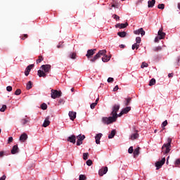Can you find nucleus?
<instances>
[{
  "instance_id": "55",
  "label": "nucleus",
  "mask_w": 180,
  "mask_h": 180,
  "mask_svg": "<svg viewBox=\"0 0 180 180\" xmlns=\"http://www.w3.org/2000/svg\"><path fill=\"white\" fill-rule=\"evenodd\" d=\"M12 141H13V138L12 136H11L8 138V143L9 144V143H12Z\"/></svg>"
},
{
  "instance_id": "37",
  "label": "nucleus",
  "mask_w": 180,
  "mask_h": 180,
  "mask_svg": "<svg viewBox=\"0 0 180 180\" xmlns=\"http://www.w3.org/2000/svg\"><path fill=\"white\" fill-rule=\"evenodd\" d=\"M27 168L28 169H32V168H34V163H28Z\"/></svg>"
},
{
  "instance_id": "46",
  "label": "nucleus",
  "mask_w": 180,
  "mask_h": 180,
  "mask_svg": "<svg viewBox=\"0 0 180 180\" xmlns=\"http://www.w3.org/2000/svg\"><path fill=\"white\" fill-rule=\"evenodd\" d=\"M133 151H134V149H133V146H130L128 149L129 154H133Z\"/></svg>"
},
{
  "instance_id": "62",
  "label": "nucleus",
  "mask_w": 180,
  "mask_h": 180,
  "mask_svg": "<svg viewBox=\"0 0 180 180\" xmlns=\"http://www.w3.org/2000/svg\"><path fill=\"white\" fill-rule=\"evenodd\" d=\"M120 49H124V47H126V46L121 44L120 45Z\"/></svg>"
},
{
  "instance_id": "13",
  "label": "nucleus",
  "mask_w": 180,
  "mask_h": 180,
  "mask_svg": "<svg viewBox=\"0 0 180 180\" xmlns=\"http://www.w3.org/2000/svg\"><path fill=\"white\" fill-rule=\"evenodd\" d=\"M134 34H141V36H144L146 34V31L143 30V28H140L138 30L134 32Z\"/></svg>"
},
{
  "instance_id": "2",
  "label": "nucleus",
  "mask_w": 180,
  "mask_h": 180,
  "mask_svg": "<svg viewBox=\"0 0 180 180\" xmlns=\"http://www.w3.org/2000/svg\"><path fill=\"white\" fill-rule=\"evenodd\" d=\"M40 68L41 70H39L37 72L38 77H39V78H46L47 74H50L51 71V65H42Z\"/></svg>"
},
{
  "instance_id": "30",
  "label": "nucleus",
  "mask_w": 180,
  "mask_h": 180,
  "mask_svg": "<svg viewBox=\"0 0 180 180\" xmlns=\"http://www.w3.org/2000/svg\"><path fill=\"white\" fill-rule=\"evenodd\" d=\"M44 58H43V56H39L38 57V59L37 60V64L40 63L41 61H43Z\"/></svg>"
},
{
  "instance_id": "20",
  "label": "nucleus",
  "mask_w": 180,
  "mask_h": 180,
  "mask_svg": "<svg viewBox=\"0 0 180 180\" xmlns=\"http://www.w3.org/2000/svg\"><path fill=\"white\" fill-rule=\"evenodd\" d=\"M19 148L18 147V145H15L13 146V148L11 149V154H16V153H18Z\"/></svg>"
},
{
  "instance_id": "16",
  "label": "nucleus",
  "mask_w": 180,
  "mask_h": 180,
  "mask_svg": "<svg viewBox=\"0 0 180 180\" xmlns=\"http://www.w3.org/2000/svg\"><path fill=\"white\" fill-rule=\"evenodd\" d=\"M76 139L77 138L75 135H72L68 138V141H70V143H72L73 144H75Z\"/></svg>"
},
{
  "instance_id": "57",
  "label": "nucleus",
  "mask_w": 180,
  "mask_h": 180,
  "mask_svg": "<svg viewBox=\"0 0 180 180\" xmlns=\"http://www.w3.org/2000/svg\"><path fill=\"white\" fill-rule=\"evenodd\" d=\"M119 90V86L116 85L114 89H113V91L114 92H116V91H118Z\"/></svg>"
},
{
  "instance_id": "54",
  "label": "nucleus",
  "mask_w": 180,
  "mask_h": 180,
  "mask_svg": "<svg viewBox=\"0 0 180 180\" xmlns=\"http://www.w3.org/2000/svg\"><path fill=\"white\" fill-rule=\"evenodd\" d=\"M107 81L108 82H113V81H115V79H113V77H108Z\"/></svg>"
},
{
  "instance_id": "29",
  "label": "nucleus",
  "mask_w": 180,
  "mask_h": 180,
  "mask_svg": "<svg viewBox=\"0 0 180 180\" xmlns=\"http://www.w3.org/2000/svg\"><path fill=\"white\" fill-rule=\"evenodd\" d=\"M116 135V130L113 129L111 133L108 135V139H113Z\"/></svg>"
},
{
  "instance_id": "43",
  "label": "nucleus",
  "mask_w": 180,
  "mask_h": 180,
  "mask_svg": "<svg viewBox=\"0 0 180 180\" xmlns=\"http://www.w3.org/2000/svg\"><path fill=\"white\" fill-rule=\"evenodd\" d=\"M113 19H115V20H120V17H119V15L114 14L112 15Z\"/></svg>"
},
{
  "instance_id": "36",
  "label": "nucleus",
  "mask_w": 180,
  "mask_h": 180,
  "mask_svg": "<svg viewBox=\"0 0 180 180\" xmlns=\"http://www.w3.org/2000/svg\"><path fill=\"white\" fill-rule=\"evenodd\" d=\"M88 155H89L88 153H83V160H84V161H86L88 159Z\"/></svg>"
},
{
  "instance_id": "47",
  "label": "nucleus",
  "mask_w": 180,
  "mask_h": 180,
  "mask_svg": "<svg viewBox=\"0 0 180 180\" xmlns=\"http://www.w3.org/2000/svg\"><path fill=\"white\" fill-rule=\"evenodd\" d=\"M20 94H22V90H20V89H18L15 91V95H20Z\"/></svg>"
},
{
  "instance_id": "17",
  "label": "nucleus",
  "mask_w": 180,
  "mask_h": 180,
  "mask_svg": "<svg viewBox=\"0 0 180 180\" xmlns=\"http://www.w3.org/2000/svg\"><path fill=\"white\" fill-rule=\"evenodd\" d=\"M27 140V135L26 133H23L20 136V141H22V143H25Z\"/></svg>"
},
{
  "instance_id": "23",
  "label": "nucleus",
  "mask_w": 180,
  "mask_h": 180,
  "mask_svg": "<svg viewBox=\"0 0 180 180\" xmlns=\"http://www.w3.org/2000/svg\"><path fill=\"white\" fill-rule=\"evenodd\" d=\"M131 102V98L127 97V98H125V101H124V105L129 106V105H130Z\"/></svg>"
},
{
  "instance_id": "26",
  "label": "nucleus",
  "mask_w": 180,
  "mask_h": 180,
  "mask_svg": "<svg viewBox=\"0 0 180 180\" xmlns=\"http://www.w3.org/2000/svg\"><path fill=\"white\" fill-rule=\"evenodd\" d=\"M140 154V147L136 148L134 150V157H137Z\"/></svg>"
},
{
  "instance_id": "32",
  "label": "nucleus",
  "mask_w": 180,
  "mask_h": 180,
  "mask_svg": "<svg viewBox=\"0 0 180 180\" xmlns=\"http://www.w3.org/2000/svg\"><path fill=\"white\" fill-rule=\"evenodd\" d=\"M153 85H155V79H151L149 82V86H153Z\"/></svg>"
},
{
  "instance_id": "1",
  "label": "nucleus",
  "mask_w": 180,
  "mask_h": 180,
  "mask_svg": "<svg viewBox=\"0 0 180 180\" xmlns=\"http://www.w3.org/2000/svg\"><path fill=\"white\" fill-rule=\"evenodd\" d=\"M102 56H103V57L102 58V61L103 63H108V61H109L110 60V56H108L106 55V50L103 49V50L99 51L98 52V53L96 55H95L93 58H91L90 60V61L91 63H95V61H96V60L101 58Z\"/></svg>"
},
{
  "instance_id": "25",
  "label": "nucleus",
  "mask_w": 180,
  "mask_h": 180,
  "mask_svg": "<svg viewBox=\"0 0 180 180\" xmlns=\"http://www.w3.org/2000/svg\"><path fill=\"white\" fill-rule=\"evenodd\" d=\"M131 110V107H126L125 108L122 109V112L124 115H127V113H129Z\"/></svg>"
},
{
  "instance_id": "40",
  "label": "nucleus",
  "mask_w": 180,
  "mask_h": 180,
  "mask_svg": "<svg viewBox=\"0 0 180 180\" xmlns=\"http://www.w3.org/2000/svg\"><path fill=\"white\" fill-rule=\"evenodd\" d=\"M79 180H86V176L84 174H80L79 177Z\"/></svg>"
},
{
  "instance_id": "64",
  "label": "nucleus",
  "mask_w": 180,
  "mask_h": 180,
  "mask_svg": "<svg viewBox=\"0 0 180 180\" xmlns=\"http://www.w3.org/2000/svg\"><path fill=\"white\" fill-rule=\"evenodd\" d=\"M178 8L180 10V4H178Z\"/></svg>"
},
{
  "instance_id": "45",
  "label": "nucleus",
  "mask_w": 180,
  "mask_h": 180,
  "mask_svg": "<svg viewBox=\"0 0 180 180\" xmlns=\"http://www.w3.org/2000/svg\"><path fill=\"white\" fill-rule=\"evenodd\" d=\"M136 44H140V43H141V38L140 37H137L136 38Z\"/></svg>"
},
{
  "instance_id": "28",
  "label": "nucleus",
  "mask_w": 180,
  "mask_h": 180,
  "mask_svg": "<svg viewBox=\"0 0 180 180\" xmlns=\"http://www.w3.org/2000/svg\"><path fill=\"white\" fill-rule=\"evenodd\" d=\"M127 34V33L124 31L117 32V36H119L120 37H126Z\"/></svg>"
},
{
  "instance_id": "39",
  "label": "nucleus",
  "mask_w": 180,
  "mask_h": 180,
  "mask_svg": "<svg viewBox=\"0 0 180 180\" xmlns=\"http://www.w3.org/2000/svg\"><path fill=\"white\" fill-rule=\"evenodd\" d=\"M162 48L161 46H156L153 49V51H161Z\"/></svg>"
},
{
  "instance_id": "53",
  "label": "nucleus",
  "mask_w": 180,
  "mask_h": 180,
  "mask_svg": "<svg viewBox=\"0 0 180 180\" xmlns=\"http://www.w3.org/2000/svg\"><path fill=\"white\" fill-rule=\"evenodd\" d=\"M6 91H8V92H12V86H8L6 87Z\"/></svg>"
},
{
  "instance_id": "60",
  "label": "nucleus",
  "mask_w": 180,
  "mask_h": 180,
  "mask_svg": "<svg viewBox=\"0 0 180 180\" xmlns=\"http://www.w3.org/2000/svg\"><path fill=\"white\" fill-rule=\"evenodd\" d=\"M168 77H169V78H171V77H174V74L169 73V74L168 75Z\"/></svg>"
},
{
  "instance_id": "52",
  "label": "nucleus",
  "mask_w": 180,
  "mask_h": 180,
  "mask_svg": "<svg viewBox=\"0 0 180 180\" xmlns=\"http://www.w3.org/2000/svg\"><path fill=\"white\" fill-rule=\"evenodd\" d=\"M160 40H162V39H160V37L159 36L156 37L155 38V43H158V41H160Z\"/></svg>"
},
{
  "instance_id": "41",
  "label": "nucleus",
  "mask_w": 180,
  "mask_h": 180,
  "mask_svg": "<svg viewBox=\"0 0 180 180\" xmlns=\"http://www.w3.org/2000/svg\"><path fill=\"white\" fill-rule=\"evenodd\" d=\"M158 9H165V4H159V5L158 6Z\"/></svg>"
},
{
  "instance_id": "34",
  "label": "nucleus",
  "mask_w": 180,
  "mask_h": 180,
  "mask_svg": "<svg viewBox=\"0 0 180 180\" xmlns=\"http://www.w3.org/2000/svg\"><path fill=\"white\" fill-rule=\"evenodd\" d=\"M32 83L31 81H29L28 83L27 84V89H32Z\"/></svg>"
},
{
  "instance_id": "9",
  "label": "nucleus",
  "mask_w": 180,
  "mask_h": 180,
  "mask_svg": "<svg viewBox=\"0 0 180 180\" xmlns=\"http://www.w3.org/2000/svg\"><path fill=\"white\" fill-rule=\"evenodd\" d=\"M33 67H34V64H32V65H29L26 69H25V75L26 77H27V75H29V74L30 73V71L32 70V68H33Z\"/></svg>"
},
{
  "instance_id": "44",
  "label": "nucleus",
  "mask_w": 180,
  "mask_h": 180,
  "mask_svg": "<svg viewBox=\"0 0 180 180\" xmlns=\"http://www.w3.org/2000/svg\"><path fill=\"white\" fill-rule=\"evenodd\" d=\"M167 124H168V121L165 120V121H164V122H162V127L163 130L165 129V128H164V127H165V126H167Z\"/></svg>"
},
{
  "instance_id": "48",
  "label": "nucleus",
  "mask_w": 180,
  "mask_h": 180,
  "mask_svg": "<svg viewBox=\"0 0 180 180\" xmlns=\"http://www.w3.org/2000/svg\"><path fill=\"white\" fill-rule=\"evenodd\" d=\"M6 110V105H3L2 108H0V112H4Z\"/></svg>"
},
{
  "instance_id": "49",
  "label": "nucleus",
  "mask_w": 180,
  "mask_h": 180,
  "mask_svg": "<svg viewBox=\"0 0 180 180\" xmlns=\"http://www.w3.org/2000/svg\"><path fill=\"white\" fill-rule=\"evenodd\" d=\"M86 165H88L89 167H91V165H92V161L91 160H88L86 162Z\"/></svg>"
},
{
  "instance_id": "35",
  "label": "nucleus",
  "mask_w": 180,
  "mask_h": 180,
  "mask_svg": "<svg viewBox=\"0 0 180 180\" xmlns=\"http://www.w3.org/2000/svg\"><path fill=\"white\" fill-rule=\"evenodd\" d=\"M41 109H42V110H46L47 109V104L46 103H42L41 105Z\"/></svg>"
},
{
  "instance_id": "5",
  "label": "nucleus",
  "mask_w": 180,
  "mask_h": 180,
  "mask_svg": "<svg viewBox=\"0 0 180 180\" xmlns=\"http://www.w3.org/2000/svg\"><path fill=\"white\" fill-rule=\"evenodd\" d=\"M115 117H103L102 118V122L105 124H110V123H113V122H116Z\"/></svg>"
},
{
  "instance_id": "24",
  "label": "nucleus",
  "mask_w": 180,
  "mask_h": 180,
  "mask_svg": "<svg viewBox=\"0 0 180 180\" xmlns=\"http://www.w3.org/2000/svg\"><path fill=\"white\" fill-rule=\"evenodd\" d=\"M69 58H72V60H75L77 58V53L75 52H71L69 56Z\"/></svg>"
},
{
  "instance_id": "58",
  "label": "nucleus",
  "mask_w": 180,
  "mask_h": 180,
  "mask_svg": "<svg viewBox=\"0 0 180 180\" xmlns=\"http://www.w3.org/2000/svg\"><path fill=\"white\" fill-rule=\"evenodd\" d=\"M123 115H124V112H123V111H121V112L119 113V115H117V117H120V116H123Z\"/></svg>"
},
{
  "instance_id": "12",
  "label": "nucleus",
  "mask_w": 180,
  "mask_h": 180,
  "mask_svg": "<svg viewBox=\"0 0 180 180\" xmlns=\"http://www.w3.org/2000/svg\"><path fill=\"white\" fill-rule=\"evenodd\" d=\"M165 32H162V27L160 28L158 32V37H159L161 39H165Z\"/></svg>"
},
{
  "instance_id": "11",
  "label": "nucleus",
  "mask_w": 180,
  "mask_h": 180,
  "mask_svg": "<svg viewBox=\"0 0 180 180\" xmlns=\"http://www.w3.org/2000/svg\"><path fill=\"white\" fill-rule=\"evenodd\" d=\"M129 26V23L127 22H125V23H117L116 25H115V27L116 28H119V29H126V27Z\"/></svg>"
},
{
  "instance_id": "22",
  "label": "nucleus",
  "mask_w": 180,
  "mask_h": 180,
  "mask_svg": "<svg viewBox=\"0 0 180 180\" xmlns=\"http://www.w3.org/2000/svg\"><path fill=\"white\" fill-rule=\"evenodd\" d=\"M155 5V0H149L148 1V8H153Z\"/></svg>"
},
{
  "instance_id": "7",
  "label": "nucleus",
  "mask_w": 180,
  "mask_h": 180,
  "mask_svg": "<svg viewBox=\"0 0 180 180\" xmlns=\"http://www.w3.org/2000/svg\"><path fill=\"white\" fill-rule=\"evenodd\" d=\"M77 146H81L82 144V141L85 140V135L79 134L77 136Z\"/></svg>"
},
{
  "instance_id": "42",
  "label": "nucleus",
  "mask_w": 180,
  "mask_h": 180,
  "mask_svg": "<svg viewBox=\"0 0 180 180\" xmlns=\"http://www.w3.org/2000/svg\"><path fill=\"white\" fill-rule=\"evenodd\" d=\"M28 37H29V35H28V34H24L22 35L21 39H22V40H26V39H27Z\"/></svg>"
},
{
  "instance_id": "14",
  "label": "nucleus",
  "mask_w": 180,
  "mask_h": 180,
  "mask_svg": "<svg viewBox=\"0 0 180 180\" xmlns=\"http://www.w3.org/2000/svg\"><path fill=\"white\" fill-rule=\"evenodd\" d=\"M69 117H70V120H75L77 117V112L74 111L69 112Z\"/></svg>"
},
{
  "instance_id": "8",
  "label": "nucleus",
  "mask_w": 180,
  "mask_h": 180,
  "mask_svg": "<svg viewBox=\"0 0 180 180\" xmlns=\"http://www.w3.org/2000/svg\"><path fill=\"white\" fill-rule=\"evenodd\" d=\"M163 164H165V158H163L160 161L155 163L156 169H160Z\"/></svg>"
},
{
  "instance_id": "6",
  "label": "nucleus",
  "mask_w": 180,
  "mask_h": 180,
  "mask_svg": "<svg viewBox=\"0 0 180 180\" xmlns=\"http://www.w3.org/2000/svg\"><path fill=\"white\" fill-rule=\"evenodd\" d=\"M61 91H58V90H54L52 89L51 91V96L52 98V99H56L57 98H60V96H61Z\"/></svg>"
},
{
  "instance_id": "31",
  "label": "nucleus",
  "mask_w": 180,
  "mask_h": 180,
  "mask_svg": "<svg viewBox=\"0 0 180 180\" xmlns=\"http://www.w3.org/2000/svg\"><path fill=\"white\" fill-rule=\"evenodd\" d=\"M174 165L177 167H180V158L176 160L174 162Z\"/></svg>"
},
{
  "instance_id": "38",
  "label": "nucleus",
  "mask_w": 180,
  "mask_h": 180,
  "mask_svg": "<svg viewBox=\"0 0 180 180\" xmlns=\"http://www.w3.org/2000/svg\"><path fill=\"white\" fill-rule=\"evenodd\" d=\"M147 67H148V63H147L146 62H143L141 65V68H146Z\"/></svg>"
},
{
  "instance_id": "15",
  "label": "nucleus",
  "mask_w": 180,
  "mask_h": 180,
  "mask_svg": "<svg viewBox=\"0 0 180 180\" xmlns=\"http://www.w3.org/2000/svg\"><path fill=\"white\" fill-rule=\"evenodd\" d=\"M174 66L176 68H179L180 67V56H178L175 61L174 62Z\"/></svg>"
},
{
  "instance_id": "33",
  "label": "nucleus",
  "mask_w": 180,
  "mask_h": 180,
  "mask_svg": "<svg viewBox=\"0 0 180 180\" xmlns=\"http://www.w3.org/2000/svg\"><path fill=\"white\" fill-rule=\"evenodd\" d=\"M139 47H140V44L135 43L132 45V50H134L135 49L137 50Z\"/></svg>"
},
{
  "instance_id": "56",
  "label": "nucleus",
  "mask_w": 180,
  "mask_h": 180,
  "mask_svg": "<svg viewBox=\"0 0 180 180\" xmlns=\"http://www.w3.org/2000/svg\"><path fill=\"white\" fill-rule=\"evenodd\" d=\"M27 122H29V121L27 120H26V119L22 120V124H26V123H27Z\"/></svg>"
},
{
  "instance_id": "21",
  "label": "nucleus",
  "mask_w": 180,
  "mask_h": 180,
  "mask_svg": "<svg viewBox=\"0 0 180 180\" xmlns=\"http://www.w3.org/2000/svg\"><path fill=\"white\" fill-rule=\"evenodd\" d=\"M94 51H92V49H89L87 51V53L86 54V57H87V58L89 60V58H91L92 56H94Z\"/></svg>"
},
{
  "instance_id": "61",
  "label": "nucleus",
  "mask_w": 180,
  "mask_h": 180,
  "mask_svg": "<svg viewBox=\"0 0 180 180\" xmlns=\"http://www.w3.org/2000/svg\"><path fill=\"white\" fill-rule=\"evenodd\" d=\"M4 151L0 152V158L4 157Z\"/></svg>"
},
{
  "instance_id": "27",
  "label": "nucleus",
  "mask_w": 180,
  "mask_h": 180,
  "mask_svg": "<svg viewBox=\"0 0 180 180\" xmlns=\"http://www.w3.org/2000/svg\"><path fill=\"white\" fill-rule=\"evenodd\" d=\"M49 125H50V121L49 120V117H47L44 122L43 127H47V126H49Z\"/></svg>"
},
{
  "instance_id": "59",
  "label": "nucleus",
  "mask_w": 180,
  "mask_h": 180,
  "mask_svg": "<svg viewBox=\"0 0 180 180\" xmlns=\"http://www.w3.org/2000/svg\"><path fill=\"white\" fill-rule=\"evenodd\" d=\"M5 179H6V175H3L2 177L0 178V180H5Z\"/></svg>"
},
{
  "instance_id": "4",
  "label": "nucleus",
  "mask_w": 180,
  "mask_h": 180,
  "mask_svg": "<svg viewBox=\"0 0 180 180\" xmlns=\"http://www.w3.org/2000/svg\"><path fill=\"white\" fill-rule=\"evenodd\" d=\"M120 109V105L115 104L112 107V111L111 112V116L115 117V120L117 119V112H119V110Z\"/></svg>"
},
{
  "instance_id": "3",
  "label": "nucleus",
  "mask_w": 180,
  "mask_h": 180,
  "mask_svg": "<svg viewBox=\"0 0 180 180\" xmlns=\"http://www.w3.org/2000/svg\"><path fill=\"white\" fill-rule=\"evenodd\" d=\"M172 143V139L168 138L167 143H164L162 146V152L163 154H168L171 151V143Z\"/></svg>"
},
{
  "instance_id": "19",
  "label": "nucleus",
  "mask_w": 180,
  "mask_h": 180,
  "mask_svg": "<svg viewBox=\"0 0 180 180\" xmlns=\"http://www.w3.org/2000/svg\"><path fill=\"white\" fill-rule=\"evenodd\" d=\"M139 139V131L136 130L134 134H132L130 136V140H136Z\"/></svg>"
},
{
  "instance_id": "63",
  "label": "nucleus",
  "mask_w": 180,
  "mask_h": 180,
  "mask_svg": "<svg viewBox=\"0 0 180 180\" xmlns=\"http://www.w3.org/2000/svg\"><path fill=\"white\" fill-rule=\"evenodd\" d=\"M98 102H99V98H97L95 103H96V105H98Z\"/></svg>"
},
{
  "instance_id": "18",
  "label": "nucleus",
  "mask_w": 180,
  "mask_h": 180,
  "mask_svg": "<svg viewBox=\"0 0 180 180\" xmlns=\"http://www.w3.org/2000/svg\"><path fill=\"white\" fill-rule=\"evenodd\" d=\"M102 138V134H98L95 136L96 144H101V139Z\"/></svg>"
},
{
  "instance_id": "51",
  "label": "nucleus",
  "mask_w": 180,
  "mask_h": 180,
  "mask_svg": "<svg viewBox=\"0 0 180 180\" xmlns=\"http://www.w3.org/2000/svg\"><path fill=\"white\" fill-rule=\"evenodd\" d=\"M96 103H92L90 105L91 109H95V106H96Z\"/></svg>"
},
{
  "instance_id": "10",
  "label": "nucleus",
  "mask_w": 180,
  "mask_h": 180,
  "mask_svg": "<svg viewBox=\"0 0 180 180\" xmlns=\"http://www.w3.org/2000/svg\"><path fill=\"white\" fill-rule=\"evenodd\" d=\"M107 172H108V167H105L101 168L98 171V174L100 175V176H103V175H105V174H106Z\"/></svg>"
},
{
  "instance_id": "50",
  "label": "nucleus",
  "mask_w": 180,
  "mask_h": 180,
  "mask_svg": "<svg viewBox=\"0 0 180 180\" xmlns=\"http://www.w3.org/2000/svg\"><path fill=\"white\" fill-rule=\"evenodd\" d=\"M63 42H59V44L57 46L58 49H63L64 46L63 45Z\"/></svg>"
}]
</instances>
